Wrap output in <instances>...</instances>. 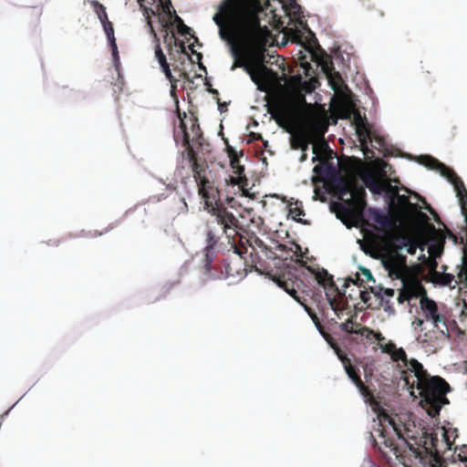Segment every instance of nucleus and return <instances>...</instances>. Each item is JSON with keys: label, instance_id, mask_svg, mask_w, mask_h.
I'll list each match as a JSON object with an SVG mask.
<instances>
[{"label": "nucleus", "instance_id": "nucleus-43", "mask_svg": "<svg viewBox=\"0 0 467 467\" xmlns=\"http://www.w3.org/2000/svg\"><path fill=\"white\" fill-rule=\"evenodd\" d=\"M363 370H364V376H365V379L366 380L368 381L369 378L372 377L373 375V370L372 368H369L368 365H365L363 367Z\"/></svg>", "mask_w": 467, "mask_h": 467}, {"label": "nucleus", "instance_id": "nucleus-63", "mask_svg": "<svg viewBox=\"0 0 467 467\" xmlns=\"http://www.w3.org/2000/svg\"><path fill=\"white\" fill-rule=\"evenodd\" d=\"M320 201H321V202H325V201H326V199H325L324 197H321V198H320Z\"/></svg>", "mask_w": 467, "mask_h": 467}, {"label": "nucleus", "instance_id": "nucleus-34", "mask_svg": "<svg viewBox=\"0 0 467 467\" xmlns=\"http://www.w3.org/2000/svg\"><path fill=\"white\" fill-rule=\"evenodd\" d=\"M325 339L328 342V344L334 348L337 358L341 360L342 358L346 357L347 354L337 346L335 339L330 336H325Z\"/></svg>", "mask_w": 467, "mask_h": 467}, {"label": "nucleus", "instance_id": "nucleus-22", "mask_svg": "<svg viewBox=\"0 0 467 467\" xmlns=\"http://www.w3.org/2000/svg\"><path fill=\"white\" fill-rule=\"evenodd\" d=\"M390 357L393 361L398 363V367L406 368L405 369L401 370V379H403L404 371H408V376H413V373L410 371V368L411 362L415 359H408L407 354L402 348H397L395 351L390 355Z\"/></svg>", "mask_w": 467, "mask_h": 467}, {"label": "nucleus", "instance_id": "nucleus-45", "mask_svg": "<svg viewBox=\"0 0 467 467\" xmlns=\"http://www.w3.org/2000/svg\"><path fill=\"white\" fill-rule=\"evenodd\" d=\"M431 254H433L435 256H439L441 254V247L440 246H433L430 248Z\"/></svg>", "mask_w": 467, "mask_h": 467}, {"label": "nucleus", "instance_id": "nucleus-46", "mask_svg": "<svg viewBox=\"0 0 467 467\" xmlns=\"http://www.w3.org/2000/svg\"><path fill=\"white\" fill-rule=\"evenodd\" d=\"M360 298L364 303H367L369 300L370 296L368 292H361Z\"/></svg>", "mask_w": 467, "mask_h": 467}, {"label": "nucleus", "instance_id": "nucleus-28", "mask_svg": "<svg viewBox=\"0 0 467 467\" xmlns=\"http://www.w3.org/2000/svg\"><path fill=\"white\" fill-rule=\"evenodd\" d=\"M228 156L230 158V163L233 169H235V173L241 175L244 171V167L240 165L239 157L231 146L227 147Z\"/></svg>", "mask_w": 467, "mask_h": 467}, {"label": "nucleus", "instance_id": "nucleus-40", "mask_svg": "<svg viewBox=\"0 0 467 467\" xmlns=\"http://www.w3.org/2000/svg\"><path fill=\"white\" fill-rule=\"evenodd\" d=\"M458 458L464 463V467H467V446H463L461 452L458 454Z\"/></svg>", "mask_w": 467, "mask_h": 467}, {"label": "nucleus", "instance_id": "nucleus-61", "mask_svg": "<svg viewBox=\"0 0 467 467\" xmlns=\"http://www.w3.org/2000/svg\"><path fill=\"white\" fill-rule=\"evenodd\" d=\"M182 76H183L184 78H188L187 73H182Z\"/></svg>", "mask_w": 467, "mask_h": 467}, {"label": "nucleus", "instance_id": "nucleus-16", "mask_svg": "<svg viewBox=\"0 0 467 467\" xmlns=\"http://www.w3.org/2000/svg\"><path fill=\"white\" fill-rule=\"evenodd\" d=\"M419 162L430 170L439 171L441 176L446 178L452 171L451 168L441 162L438 159L431 155H420Z\"/></svg>", "mask_w": 467, "mask_h": 467}, {"label": "nucleus", "instance_id": "nucleus-54", "mask_svg": "<svg viewBox=\"0 0 467 467\" xmlns=\"http://www.w3.org/2000/svg\"><path fill=\"white\" fill-rule=\"evenodd\" d=\"M209 91H210L213 95H216V96H218V95H219V92H218V90H216V89H213V88H211V89H209Z\"/></svg>", "mask_w": 467, "mask_h": 467}, {"label": "nucleus", "instance_id": "nucleus-1", "mask_svg": "<svg viewBox=\"0 0 467 467\" xmlns=\"http://www.w3.org/2000/svg\"><path fill=\"white\" fill-rule=\"evenodd\" d=\"M325 189L337 201L328 204H368L366 190L372 193L374 200L382 197L385 204H430L425 197L406 187L393 186L389 181L368 174L363 178V185L356 180L336 176L325 182Z\"/></svg>", "mask_w": 467, "mask_h": 467}, {"label": "nucleus", "instance_id": "nucleus-31", "mask_svg": "<svg viewBox=\"0 0 467 467\" xmlns=\"http://www.w3.org/2000/svg\"><path fill=\"white\" fill-rule=\"evenodd\" d=\"M91 5L93 6L94 12L97 14L98 18L101 23L106 22L109 20L108 15L106 12V7L100 4L98 0H92Z\"/></svg>", "mask_w": 467, "mask_h": 467}, {"label": "nucleus", "instance_id": "nucleus-20", "mask_svg": "<svg viewBox=\"0 0 467 467\" xmlns=\"http://www.w3.org/2000/svg\"><path fill=\"white\" fill-rule=\"evenodd\" d=\"M420 308L427 320H432L439 315L442 308H439L435 301L429 298L428 296H422L420 300Z\"/></svg>", "mask_w": 467, "mask_h": 467}, {"label": "nucleus", "instance_id": "nucleus-8", "mask_svg": "<svg viewBox=\"0 0 467 467\" xmlns=\"http://www.w3.org/2000/svg\"><path fill=\"white\" fill-rule=\"evenodd\" d=\"M206 208L213 216V220L210 222V230L208 231L207 237H206L207 245L204 248V253H205V254H204V256H205L204 257V269H205L206 274L209 275L211 277H221L222 275L224 276L225 274L223 275V273L221 272L220 275H216L215 274H213L212 272V264L213 261V251L219 240L220 232L221 233H224V232L222 230V225L218 224L215 220V214L213 213L214 212L213 208L212 206H206Z\"/></svg>", "mask_w": 467, "mask_h": 467}, {"label": "nucleus", "instance_id": "nucleus-25", "mask_svg": "<svg viewBox=\"0 0 467 467\" xmlns=\"http://www.w3.org/2000/svg\"><path fill=\"white\" fill-rule=\"evenodd\" d=\"M101 24H102L104 32L107 36V38L109 42L114 60H119V52H118V47L116 44V38L114 36L113 25L109 20H107L106 22H103Z\"/></svg>", "mask_w": 467, "mask_h": 467}, {"label": "nucleus", "instance_id": "nucleus-50", "mask_svg": "<svg viewBox=\"0 0 467 467\" xmlns=\"http://www.w3.org/2000/svg\"><path fill=\"white\" fill-rule=\"evenodd\" d=\"M218 107H219L220 111H223V110H225L226 104L225 103H220V100L218 99Z\"/></svg>", "mask_w": 467, "mask_h": 467}, {"label": "nucleus", "instance_id": "nucleus-26", "mask_svg": "<svg viewBox=\"0 0 467 467\" xmlns=\"http://www.w3.org/2000/svg\"><path fill=\"white\" fill-rule=\"evenodd\" d=\"M308 139L305 133H297L295 134L291 140V146L293 149L297 150L300 149L303 151H306L308 148Z\"/></svg>", "mask_w": 467, "mask_h": 467}, {"label": "nucleus", "instance_id": "nucleus-19", "mask_svg": "<svg viewBox=\"0 0 467 467\" xmlns=\"http://www.w3.org/2000/svg\"><path fill=\"white\" fill-rule=\"evenodd\" d=\"M341 331L348 334L360 335L368 337L373 333V330L367 327H362L360 324L355 323L352 318H348L346 322L339 325Z\"/></svg>", "mask_w": 467, "mask_h": 467}, {"label": "nucleus", "instance_id": "nucleus-32", "mask_svg": "<svg viewBox=\"0 0 467 467\" xmlns=\"http://www.w3.org/2000/svg\"><path fill=\"white\" fill-rule=\"evenodd\" d=\"M463 279H467V244L463 246L462 263L460 272L458 273V281L456 283L462 284Z\"/></svg>", "mask_w": 467, "mask_h": 467}, {"label": "nucleus", "instance_id": "nucleus-12", "mask_svg": "<svg viewBox=\"0 0 467 467\" xmlns=\"http://www.w3.org/2000/svg\"><path fill=\"white\" fill-rule=\"evenodd\" d=\"M231 52L232 56L234 58L231 69L234 70L236 67H244V70L250 75L252 80L256 85H258V88L261 90H263V88H261L260 87L263 78L261 70L266 69V67L265 66H262L260 70H255L251 65L246 63V57L244 56L242 49L236 46H232Z\"/></svg>", "mask_w": 467, "mask_h": 467}, {"label": "nucleus", "instance_id": "nucleus-51", "mask_svg": "<svg viewBox=\"0 0 467 467\" xmlns=\"http://www.w3.org/2000/svg\"><path fill=\"white\" fill-rule=\"evenodd\" d=\"M443 435H444V438H445V440H446V442H447V445H448L449 449H451V442H450V441H449V438H448V436H447L446 432H444V433H443Z\"/></svg>", "mask_w": 467, "mask_h": 467}, {"label": "nucleus", "instance_id": "nucleus-13", "mask_svg": "<svg viewBox=\"0 0 467 467\" xmlns=\"http://www.w3.org/2000/svg\"><path fill=\"white\" fill-rule=\"evenodd\" d=\"M179 119H180V126L179 131L174 132V139L178 142L179 140H182V146L185 147L187 151V158L192 164L193 161H197V152L194 150L193 147L191 145V137L188 133L187 123L182 117L181 112L179 111Z\"/></svg>", "mask_w": 467, "mask_h": 467}, {"label": "nucleus", "instance_id": "nucleus-57", "mask_svg": "<svg viewBox=\"0 0 467 467\" xmlns=\"http://www.w3.org/2000/svg\"><path fill=\"white\" fill-rule=\"evenodd\" d=\"M210 202L213 203V204H218L217 201H215V198L214 199H211ZM219 205H222V202H219Z\"/></svg>", "mask_w": 467, "mask_h": 467}, {"label": "nucleus", "instance_id": "nucleus-35", "mask_svg": "<svg viewBox=\"0 0 467 467\" xmlns=\"http://www.w3.org/2000/svg\"><path fill=\"white\" fill-rule=\"evenodd\" d=\"M160 5H158V10L161 9V11L166 14L169 17H172V5L171 0H159Z\"/></svg>", "mask_w": 467, "mask_h": 467}, {"label": "nucleus", "instance_id": "nucleus-42", "mask_svg": "<svg viewBox=\"0 0 467 467\" xmlns=\"http://www.w3.org/2000/svg\"><path fill=\"white\" fill-rule=\"evenodd\" d=\"M454 279V276L451 274H444L442 277V284L446 285H450Z\"/></svg>", "mask_w": 467, "mask_h": 467}, {"label": "nucleus", "instance_id": "nucleus-41", "mask_svg": "<svg viewBox=\"0 0 467 467\" xmlns=\"http://www.w3.org/2000/svg\"><path fill=\"white\" fill-rule=\"evenodd\" d=\"M380 292H382L383 294L381 295L380 293H377L376 295L383 297V296H387V297H392L394 296V290L391 289V288H380Z\"/></svg>", "mask_w": 467, "mask_h": 467}, {"label": "nucleus", "instance_id": "nucleus-60", "mask_svg": "<svg viewBox=\"0 0 467 467\" xmlns=\"http://www.w3.org/2000/svg\"><path fill=\"white\" fill-rule=\"evenodd\" d=\"M460 244H463V237H460V241H459Z\"/></svg>", "mask_w": 467, "mask_h": 467}, {"label": "nucleus", "instance_id": "nucleus-47", "mask_svg": "<svg viewBox=\"0 0 467 467\" xmlns=\"http://www.w3.org/2000/svg\"><path fill=\"white\" fill-rule=\"evenodd\" d=\"M372 334L375 336V337H376L379 341H381V340H384V339H385V337H384L382 336V334H381V333H379V332H378V333H374V332H373Z\"/></svg>", "mask_w": 467, "mask_h": 467}, {"label": "nucleus", "instance_id": "nucleus-11", "mask_svg": "<svg viewBox=\"0 0 467 467\" xmlns=\"http://www.w3.org/2000/svg\"><path fill=\"white\" fill-rule=\"evenodd\" d=\"M273 280L276 283V285L283 288L288 295H290L296 302L299 304H303V299L305 297L298 296V290L304 285L303 280L297 277L291 271L284 272L278 275H275Z\"/></svg>", "mask_w": 467, "mask_h": 467}, {"label": "nucleus", "instance_id": "nucleus-36", "mask_svg": "<svg viewBox=\"0 0 467 467\" xmlns=\"http://www.w3.org/2000/svg\"><path fill=\"white\" fill-rule=\"evenodd\" d=\"M163 41L170 49H171L172 45H175V46L177 45V39H176L174 34L172 32H171V35H170L168 30H165Z\"/></svg>", "mask_w": 467, "mask_h": 467}, {"label": "nucleus", "instance_id": "nucleus-56", "mask_svg": "<svg viewBox=\"0 0 467 467\" xmlns=\"http://www.w3.org/2000/svg\"><path fill=\"white\" fill-rule=\"evenodd\" d=\"M450 236L453 238L455 243H458V237L456 235H454L452 233H450Z\"/></svg>", "mask_w": 467, "mask_h": 467}, {"label": "nucleus", "instance_id": "nucleus-59", "mask_svg": "<svg viewBox=\"0 0 467 467\" xmlns=\"http://www.w3.org/2000/svg\"><path fill=\"white\" fill-rule=\"evenodd\" d=\"M261 203H262L263 205H265V204L267 203V202H266V200H263V201L261 202Z\"/></svg>", "mask_w": 467, "mask_h": 467}, {"label": "nucleus", "instance_id": "nucleus-17", "mask_svg": "<svg viewBox=\"0 0 467 467\" xmlns=\"http://www.w3.org/2000/svg\"><path fill=\"white\" fill-rule=\"evenodd\" d=\"M401 280L404 287L407 289L411 298H422V296H427L423 285L417 277L405 276Z\"/></svg>", "mask_w": 467, "mask_h": 467}, {"label": "nucleus", "instance_id": "nucleus-21", "mask_svg": "<svg viewBox=\"0 0 467 467\" xmlns=\"http://www.w3.org/2000/svg\"><path fill=\"white\" fill-rule=\"evenodd\" d=\"M385 267L389 270L391 276L402 279L405 274V259L400 260L397 257H390L385 262Z\"/></svg>", "mask_w": 467, "mask_h": 467}, {"label": "nucleus", "instance_id": "nucleus-4", "mask_svg": "<svg viewBox=\"0 0 467 467\" xmlns=\"http://www.w3.org/2000/svg\"><path fill=\"white\" fill-rule=\"evenodd\" d=\"M378 418L379 420L380 436L383 439V444L389 452H392L396 459L404 466H410L415 460H422V448L426 454L430 455V462L432 467H442V458L437 449V437L431 436V447L427 446V441L421 446L418 442L412 443L410 440L415 441L411 431L401 421L398 414L389 415L384 410H381Z\"/></svg>", "mask_w": 467, "mask_h": 467}, {"label": "nucleus", "instance_id": "nucleus-9", "mask_svg": "<svg viewBox=\"0 0 467 467\" xmlns=\"http://www.w3.org/2000/svg\"><path fill=\"white\" fill-rule=\"evenodd\" d=\"M307 269L314 273L317 282L327 289V300L328 301L330 307L337 316H339L338 311H341L342 309L339 307L340 302L338 301L337 296L341 295V292L335 284L333 276L324 268L317 272H314L310 267H307Z\"/></svg>", "mask_w": 467, "mask_h": 467}, {"label": "nucleus", "instance_id": "nucleus-33", "mask_svg": "<svg viewBox=\"0 0 467 467\" xmlns=\"http://www.w3.org/2000/svg\"><path fill=\"white\" fill-rule=\"evenodd\" d=\"M360 270H361V275H363L364 278H360L359 275L357 274V278L355 281L352 278H348V281L353 282L354 284L361 285L362 283L365 281L373 280L372 274L368 268L360 267Z\"/></svg>", "mask_w": 467, "mask_h": 467}, {"label": "nucleus", "instance_id": "nucleus-6", "mask_svg": "<svg viewBox=\"0 0 467 467\" xmlns=\"http://www.w3.org/2000/svg\"><path fill=\"white\" fill-rule=\"evenodd\" d=\"M410 371L413 376L403 372L405 385L413 389L415 387L421 397L422 407L428 406V413L431 417L439 415L442 405L449 403L446 394L451 390L450 385L439 376H430L421 363L413 360Z\"/></svg>", "mask_w": 467, "mask_h": 467}, {"label": "nucleus", "instance_id": "nucleus-38", "mask_svg": "<svg viewBox=\"0 0 467 467\" xmlns=\"http://www.w3.org/2000/svg\"><path fill=\"white\" fill-rule=\"evenodd\" d=\"M380 348L383 353H387L390 356L395 351L397 347L393 342L390 341L385 345H381Z\"/></svg>", "mask_w": 467, "mask_h": 467}, {"label": "nucleus", "instance_id": "nucleus-64", "mask_svg": "<svg viewBox=\"0 0 467 467\" xmlns=\"http://www.w3.org/2000/svg\"><path fill=\"white\" fill-rule=\"evenodd\" d=\"M305 159H306V154H303V156H302L301 160L303 161V160H305Z\"/></svg>", "mask_w": 467, "mask_h": 467}, {"label": "nucleus", "instance_id": "nucleus-7", "mask_svg": "<svg viewBox=\"0 0 467 467\" xmlns=\"http://www.w3.org/2000/svg\"><path fill=\"white\" fill-rule=\"evenodd\" d=\"M144 0H138L140 8L143 10V15L146 16L147 25L150 28V33L152 35L155 42V57L157 58L162 72L165 74L166 78L171 82V86H174L177 82V79L171 74L170 64L166 59V56L164 55L161 47V41L159 36L156 34V31L153 27L152 21L150 16H156L157 13L150 7H146L143 5L142 2Z\"/></svg>", "mask_w": 467, "mask_h": 467}, {"label": "nucleus", "instance_id": "nucleus-62", "mask_svg": "<svg viewBox=\"0 0 467 467\" xmlns=\"http://www.w3.org/2000/svg\"><path fill=\"white\" fill-rule=\"evenodd\" d=\"M462 283H464L467 285V278L463 279Z\"/></svg>", "mask_w": 467, "mask_h": 467}, {"label": "nucleus", "instance_id": "nucleus-15", "mask_svg": "<svg viewBox=\"0 0 467 467\" xmlns=\"http://www.w3.org/2000/svg\"><path fill=\"white\" fill-rule=\"evenodd\" d=\"M434 327L444 336L450 337L451 332L456 327V322L448 316L442 308L439 315L432 320Z\"/></svg>", "mask_w": 467, "mask_h": 467}, {"label": "nucleus", "instance_id": "nucleus-14", "mask_svg": "<svg viewBox=\"0 0 467 467\" xmlns=\"http://www.w3.org/2000/svg\"><path fill=\"white\" fill-rule=\"evenodd\" d=\"M345 371L366 401H374V395L369 388L362 381L359 375V369L352 366L351 368L345 369Z\"/></svg>", "mask_w": 467, "mask_h": 467}, {"label": "nucleus", "instance_id": "nucleus-55", "mask_svg": "<svg viewBox=\"0 0 467 467\" xmlns=\"http://www.w3.org/2000/svg\"><path fill=\"white\" fill-rule=\"evenodd\" d=\"M180 47H181L182 52H184L185 51V46H184V42L183 41L180 42Z\"/></svg>", "mask_w": 467, "mask_h": 467}, {"label": "nucleus", "instance_id": "nucleus-29", "mask_svg": "<svg viewBox=\"0 0 467 467\" xmlns=\"http://www.w3.org/2000/svg\"><path fill=\"white\" fill-rule=\"evenodd\" d=\"M302 301H303V304H300V305L304 307V309L306 311L308 316L311 317L312 321L314 322V324L316 325V327H317L319 332L322 334V336L324 337H325V336H327L328 334L324 332L323 327H322V325H321V323L319 321V318H318L317 315L316 314V312L310 306H308L306 304V299L304 298Z\"/></svg>", "mask_w": 467, "mask_h": 467}, {"label": "nucleus", "instance_id": "nucleus-48", "mask_svg": "<svg viewBox=\"0 0 467 467\" xmlns=\"http://www.w3.org/2000/svg\"><path fill=\"white\" fill-rule=\"evenodd\" d=\"M159 20L162 24L163 27H168L171 25L168 21H165L164 18H161L160 16Z\"/></svg>", "mask_w": 467, "mask_h": 467}, {"label": "nucleus", "instance_id": "nucleus-30", "mask_svg": "<svg viewBox=\"0 0 467 467\" xmlns=\"http://www.w3.org/2000/svg\"><path fill=\"white\" fill-rule=\"evenodd\" d=\"M172 16L174 23H176L178 33L183 36H192V28L184 24L183 20L176 15L174 10L172 11Z\"/></svg>", "mask_w": 467, "mask_h": 467}, {"label": "nucleus", "instance_id": "nucleus-39", "mask_svg": "<svg viewBox=\"0 0 467 467\" xmlns=\"http://www.w3.org/2000/svg\"><path fill=\"white\" fill-rule=\"evenodd\" d=\"M398 299L400 303H403L404 301H410V299H412L407 289L404 287V285H402V289L400 292Z\"/></svg>", "mask_w": 467, "mask_h": 467}, {"label": "nucleus", "instance_id": "nucleus-23", "mask_svg": "<svg viewBox=\"0 0 467 467\" xmlns=\"http://www.w3.org/2000/svg\"><path fill=\"white\" fill-rule=\"evenodd\" d=\"M188 122L190 123L191 132L188 131V133L190 134L191 141H192L193 143H195L199 146H202L204 139H203L202 132L200 125H199L198 119L196 117H194L193 115H192L188 119Z\"/></svg>", "mask_w": 467, "mask_h": 467}, {"label": "nucleus", "instance_id": "nucleus-27", "mask_svg": "<svg viewBox=\"0 0 467 467\" xmlns=\"http://www.w3.org/2000/svg\"><path fill=\"white\" fill-rule=\"evenodd\" d=\"M356 119H358L360 120V122L358 123L357 127H356L357 134L358 136L359 141L362 145H366L367 140L368 139L371 140V132H370V130H368L367 129L366 124L363 122V120L359 115Z\"/></svg>", "mask_w": 467, "mask_h": 467}, {"label": "nucleus", "instance_id": "nucleus-24", "mask_svg": "<svg viewBox=\"0 0 467 467\" xmlns=\"http://www.w3.org/2000/svg\"><path fill=\"white\" fill-rule=\"evenodd\" d=\"M288 217L294 221L300 223L305 225H310L312 223V217L306 216V213L303 210V206H287Z\"/></svg>", "mask_w": 467, "mask_h": 467}, {"label": "nucleus", "instance_id": "nucleus-49", "mask_svg": "<svg viewBox=\"0 0 467 467\" xmlns=\"http://www.w3.org/2000/svg\"><path fill=\"white\" fill-rule=\"evenodd\" d=\"M361 4L364 7L368 9L370 7L369 0H361Z\"/></svg>", "mask_w": 467, "mask_h": 467}, {"label": "nucleus", "instance_id": "nucleus-44", "mask_svg": "<svg viewBox=\"0 0 467 467\" xmlns=\"http://www.w3.org/2000/svg\"><path fill=\"white\" fill-rule=\"evenodd\" d=\"M342 362V365L344 367V369H347L348 368H351L353 365L351 364V360L348 356L344 357L340 360Z\"/></svg>", "mask_w": 467, "mask_h": 467}, {"label": "nucleus", "instance_id": "nucleus-3", "mask_svg": "<svg viewBox=\"0 0 467 467\" xmlns=\"http://www.w3.org/2000/svg\"><path fill=\"white\" fill-rule=\"evenodd\" d=\"M269 5V0H222L213 20L223 40L231 42L235 35L255 39L270 34L261 26L259 14Z\"/></svg>", "mask_w": 467, "mask_h": 467}, {"label": "nucleus", "instance_id": "nucleus-53", "mask_svg": "<svg viewBox=\"0 0 467 467\" xmlns=\"http://www.w3.org/2000/svg\"><path fill=\"white\" fill-rule=\"evenodd\" d=\"M244 212L247 213L248 216H250L253 213V209L252 208H246L244 209Z\"/></svg>", "mask_w": 467, "mask_h": 467}, {"label": "nucleus", "instance_id": "nucleus-10", "mask_svg": "<svg viewBox=\"0 0 467 467\" xmlns=\"http://www.w3.org/2000/svg\"><path fill=\"white\" fill-rule=\"evenodd\" d=\"M193 177L198 184L199 193L204 199V204H213L210 200L216 198L218 190L213 187V183L204 176L202 172L205 171L203 165H201L198 161L191 164Z\"/></svg>", "mask_w": 467, "mask_h": 467}, {"label": "nucleus", "instance_id": "nucleus-52", "mask_svg": "<svg viewBox=\"0 0 467 467\" xmlns=\"http://www.w3.org/2000/svg\"><path fill=\"white\" fill-rule=\"evenodd\" d=\"M271 198H276L278 200H280L281 202H285V198H280L278 195L275 194V195H271L270 196Z\"/></svg>", "mask_w": 467, "mask_h": 467}, {"label": "nucleus", "instance_id": "nucleus-5", "mask_svg": "<svg viewBox=\"0 0 467 467\" xmlns=\"http://www.w3.org/2000/svg\"><path fill=\"white\" fill-rule=\"evenodd\" d=\"M432 206H329L348 229L351 227L368 226L384 234L397 232L403 223L400 208H414L432 212Z\"/></svg>", "mask_w": 467, "mask_h": 467}, {"label": "nucleus", "instance_id": "nucleus-2", "mask_svg": "<svg viewBox=\"0 0 467 467\" xmlns=\"http://www.w3.org/2000/svg\"><path fill=\"white\" fill-rule=\"evenodd\" d=\"M214 210L215 220L222 225V230L226 234L230 250L237 256L238 262L225 264V275L234 276L254 269L263 273L265 270V263L259 256V252L264 254L267 259H274L275 253L269 249L265 243L254 233H239L237 218L226 210L225 206H212Z\"/></svg>", "mask_w": 467, "mask_h": 467}, {"label": "nucleus", "instance_id": "nucleus-58", "mask_svg": "<svg viewBox=\"0 0 467 467\" xmlns=\"http://www.w3.org/2000/svg\"><path fill=\"white\" fill-rule=\"evenodd\" d=\"M422 74H426L424 77H427V75L431 74V71L430 70H422Z\"/></svg>", "mask_w": 467, "mask_h": 467}, {"label": "nucleus", "instance_id": "nucleus-18", "mask_svg": "<svg viewBox=\"0 0 467 467\" xmlns=\"http://www.w3.org/2000/svg\"><path fill=\"white\" fill-rule=\"evenodd\" d=\"M454 188L456 196L459 200V204H467V189L462 180L452 170L451 172L446 177Z\"/></svg>", "mask_w": 467, "mask_h": 467}, {"label": "nucleus", "instance_id": "nucleus-37", "mask_svg": "<svg viewBox=\"0 0 467 467\" xmlns=\"http://www.w3.org/2000/svg\"><path fill=\"white\" fill-rule=\"evenodd\" d=\"M403 244H404V247L406 248V251H407L408 254H416L417 249H418L417 243L413 242L410 239H407V240H405Z\"/></svg>", "mask_w": 467, "mask_h": 467}]
</instances>
